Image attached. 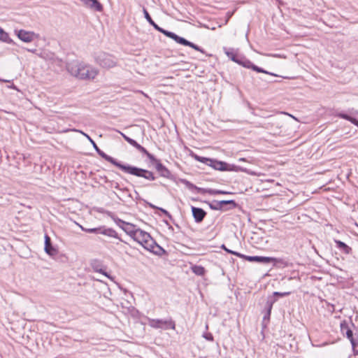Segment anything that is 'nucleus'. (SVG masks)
Returning <instances> with one entry per match:
<instances>
[{
	"mask_svg": "<svg viewBox=\"0 0 358 358\" xmlns=\"http://www.w3.org/2000/svg\"><path fill=\"white\" fill-rule=\"evenodd\" d=\"M193 157L198 162L207 164L218 171H242L249 173L246 169L227 164L224 162L218 161L213 159H210L204 157H201L197 155H193Z\"/></svg>",
	"mask_w": 358,
	"mask_h": 358,
	"instance_id": "7ed1b4c3",
	"label": "nucleus"
},
{
	"mask_svg": "<svg viewBox=\"0 0 358 358\" xmlns=\"http://www.w3.org/2000/svg\"><path fill=\"white\" fill-rule=\"evenodd\" d=\"M75 131H79L83 136H85L90 141V142L92 144L94 148L97 152V153L103 159H104L107 162L111 163L112 164L115 165V166L118 167L120 169H121L124 173H129V174L137 176V177L143 178L148 180L152 181V180H155V177L152 172H151L147 169H141V168H138L136 166H130V165H126V164H121L120 162H117L113 157L106 155L104 152L101 150L99 148V147L96 145L95 142L90 138V136L89 135H87V134L84 133L82 131H79V130H75Z\"/></svg>",
	"mask_w": 358,
	"mask_h": 358,
	"instance_id": "f257e3e1",
	"label": "nucleus"
},
{
	"mask_svg": "<svg viewBox=\"0 0 358 358\" xmlns=\"http://www.w3.org/2000/svg\"><path fill=\"white\" fill-rule=\"evenodd\" d=\"M191 269L194 274L199 276H203L206 273V269L200 265H194L191 267Z\"/></svg>",
	"mask_w": 358,
	"mask_h": 358,
	"instance_id": "6ab92c4d",
	"label": "nucleus"
},
{
	"mask_svg": "<svg viewBox=\"0 0 358 358\" xmlns=\"http://www.w3.org/2000/svg\"><path fill=\"white\" fill-rule=\"evenodd\" d=\"M238 161H240V162H245V158H240V159H238Z\"/></svg>",
	"mask_w": 358,
	"mask_h": 358,
	"instance_id": "79ce46f5",
	"label": "nucleus"
},
{
	"mask_svg": "<svg viewBox=\"0 0 358 358\" xmlns=\"http://www.w3.org/2000/svg\"><path fill=\"white\" fill-rule=\"evenodd\" d=\"M222 248L224 249L228 253L233 254V255H234L237 257H239L241 258L244 257V255H243V254H241L239 252H235V251H233V250H231L227 248L224 245H222Z\"/></svg>",
	"mask_w": 358,
	"mask_h": 358,
	"instance_id": "bb28decb",
	"label": "nucleus"
},
{
	"mask_svg": "<svg viewBox=\"0 0 358 358\" xmlns=\"http://www.w3.org/2000/svg\"><path fill=\"white\" fill-rule=\"evenodd\" d=\"M337 245L338 246L339 248L343 250V251L345 252V253H349L350 252V250H351L350 247H348L345 243L342 242V241H337Z\"/></svg>",
	"mask_w": 358,
	"mask_h": 358,
	"instance_id": "393cba45",
	"label": "nucleus"
},
{
	"mask_svg": "<svg viewBox=\"0 0 358 358\" xmlns=\"http://www.w3.org/2000/svg\"><path fill=\"white\" fill-rule=\"evenodd\" d=\"M204 338L210 341L213 340V337L212 334H210L205 335Z\"/></svg>",
	"mask_w": 358,
	"mask_h": 358,
	"instance_id": "c9c22d12",
	"label": "nucleus"
},
{
	"mask_svg": "<svg viewBox=\"0 0 358 358\" xmlns=\"http://www.w3.org/2000/svg\"><path fill=\"white\" fill-rule=\"evenodd\" d=\"M95 61L100 66L104 69H110L117 65V59L112 55L101 52L95 56Z\"/></svg>",
	"mask_w": 358,
	"mask_h": 358,
	"instance_id": "39448f33",
	"label": "nucleus"
},
{
	"mask_svg": "<svg viewBox=\"0 0 358 358\" xmlns=\"http://www.w3.org/2000/svg\"><path fill=\"white\" fill-rule=\"evenodd\" d=\"M120 134L122 136V137L124 138V140H125L127 143H129L130 145H131V141H132V142H133V141H136L135 140H134V139H132V138H129V136H126V135H125V134H124L123 133H122V132H120Z\"/></svg>",
	"mask_w": 358,
	"mask_h": 358,
	"instance_id": "2f4dec72",
	"label": "nucleus"
},
{
	"mask_svg": "<svg viewBox=\"0 0 358 358\" xmlns=\"http://www.w3.org/2000/svg\"><path fill=\"white\" fill-rule=\"evenodd\" d=\"M133 239L148 250H153L154 245H156V242L151 236L140 229H138L136 234H134Z\"/></svg>",
	"mask_w": 358,
	"mask_h": 358,
	"instance_id": "20e7f679",
	"label": "nucleus"
},
{
	"mask_svg": "<svg viewBox=\"0 0 358 358\" xmlns=\"http://www.w3.org/2000/svg\"><path fill=\"white\" fill-rule=\"evenodd\" d=\"M174 41L178 43H180V44L185 45V46L191 47L197 51L203 52V50L200 47H199L196 44L187 41V39H185L182 37L178 36V35L176 37V39Z\"/></svg>",
	"mask_w": 358,
	"mask_h": 358,
	"instance_id": "ddd939ff",
	"label": "nucleus"
},
{
	"mask_svg": "<svg viewBox=\"0 0 358 358\" xmlns=\"http://www.w3.org/2000/svg\"><path fill=\"white\" fill-rule=\"evenodd\" d=\"M148 157V158L150 159V162L155 165L157 162H159V159H156L154 155H152V154H150V152L148 153V155H146Z\"/></svg>",
	"mask_w": 358,
	"mask_h": 358,
	"instance_id": "cd10ccee",
	"label": "nucleus"
},
{
	"mask_svg": "<svg viewBox=\"0 0 358 358\" xmlns=\"http://www.w3.org/2000/svg\"><path fill=\"white\" fill-rule=\"evenodd\" d=\"M131 145L134 146V148H136L139 152H141V153H143L145 154V155H148V153H149V152H148V150L143 148V146H141L140 144H138L136 141H131Z\"/></svg>",
	"mask_w": 358,
	"mask_h": 358,
	"instance_id": "4be33fe9",
	"label": "nucleus"
},
{
	"mask_svg": "<svg viewBox=\"0 0 358 358\" xmlns=\"http://www.w3.org/2000/svg\"><path fill=\"white\" fill-rule=\"evenodd\" d=\"M151 251L158 255H162L166 253V251L157 243L156 245H154V249Z\"/></svg>",
	"mask_w": 358,
	"mask_h": 358,
	"instance_id": "b1692460",
	"label": "nucleus"
},
{
	"mask_svg": "<svg viewBox=\"0 0 358 358\" xmlns=\"http://www.w3.org/2000/svg\"><path fill=\"white\" fill-rule=\"evenodd\" d=\"M15 31L18 38L24 43H31L34 40L39 38V34L34 31L24 29L15 30Z\"/></svg>",
	"mask_w": 358,
	"mask_h": 358,
	"instance_id": "6e6552de",
	"label": "nucleus"
},
{
	"mask_svg": "<svg viewBox=\"0 0 358 358\" xmlns=\"http://www.w3.org/2000/svg\"><path fill=\"white\" fill-rule=\"evenodd\" d=\"M94 270H95L96 271H97V272H99V273H102V274L105 275H106V276H107V277H109V276L108 275V274H107L106 272H104V271H103V269H101V268H99H99H97L96 267H94Z\"/></svg>",
	"mask_w": 358,
	"mask_h": 358,
	"instance_id": "f704fd0d",
	"label": "nucleus"
},
{
	"mask_svg": "<svg viewBox=\"0 0 358 358\" xmlns=\"http://www.w3.org/2000/svg\"><path fill=\"white\" fill-rule=\"evenodd\" d=\"M349 121H350L351 123H352L353 124H355V123L357 122V120H356L355 118L352 117L350 116V118Z\"/></svg>",
	"mask_w": 358,
	"mask_h": 358,
	"instance_id": "4c0bfd02",
	"label": "nucleus"
},
{
	"mask_svg": "<svg viewBox=\"0 0 358 358\" xmlns=\"http://www.w3.org/2000/svg\"><path fill=\"white\" fill-rule=\"evenodd\" d=\"M148 324L155 329H175L176 324L174 321L171 319L169 320H159V319H148Z\"/></svg>",
	"mask_w": 358,
	"mask_h": 358,
	"instance_id": "0eeeda50",
	"label": "nucleus"
},
{
	"mask_svg": "<svg viewBox=\"0 0 358 358\" xmlns=\"http://www.w3.org/2000/svg\"><path fill=\"white\" fill-rule=\"evenodd\" d=\"M155 167L162 177L166 178H169L171 177V173L170 171L164 166L160 161L155 165Z\"/></svg>",
	"mask_w": 358,
	"mask_h": 358,
	"instance_id": "2eb2a0df",
	"label": "nucleus"
},
{
	"mask_svg": "<svg viewBox=\"0 0 358 358\" xmlns=\"http://www.w3.org/2000/svg\"><path fill=\"white\" fill-rule=\"evenodd\" d=\"M346 336L348 338L350 339L351 342H352V331L350 329H348L346 331Z\"/></svg>",
	"mask_w": 358,
	"mask_h": 358,
	"instance_id": "72a5a7b5",
	"label": "nucleus"
},
{
	"mask_svg": "<svg viewBox=\"0 0 358 358\" xmlns=\"http://www.w3.org/2000/svg\"><path fill=\"white\" fill-rule=\"evenodd\" d=\"M230 204L231 208H235L236 206V202L234 200H222V201H213L209 203V206L212 210H224V206Z\"/></svg>",
	"mask_w": 358,
	"mask_h": 358,
	"instance_id": "1a4fd4ad",
	"label": "nucleus"
},
{
	"mask_svg": "<svg viewBox=\"0 0 358 358\" xmlns=\"http://www.w3.org/2000/svg\"><path fill=\"white\" fill-rule=\"evenodd\" d=\"M185 183H186V185H187V186H191V187H192V186H193V185H192V184H191V183H190L189 182H188V181H186V182H185Z\"/></svg>",
	"mask_w": 358,
	"mask_h": 358,
	"instance_id": "a19ab883",
	"label": "nucleus"
},
{
	"mask_svg": "<svg viewBox=\"0 0 358 358\" xmlns=\"http://www.w3.org/2000/svg\"><path fill=\"white\" fill-rule=\"evenodd\" d=\"M100 234L109 237L117 238V232L110 228L106 229L104 227H101Z\"/></svg>",
	"mask_w": 358,
	"mask_h": 358,
	"instance_id": "a211bd4d",
	"label": "nucleus"
},
{
	"mask_svg": "<svg viewBox=\"0 0 358 358\" xmlns=\"http://www.w3.org/2000/svg\"><path fill=\"white\" fill-rule=\"evenodd\" d=\"M231 59L242 65L243 67H245V68H248V69H252L253 71L257 72V73H265V74H268V75H271V76H275V77H278L279 76L277 75V74H275V73H271V72H268L264 69H263L262 68H260L256 65H255L254 64H252L250 60L248 59H238L237 58V57L236 56H233L231 57Z\"/></svg>",
	"mask_w": 358,
	"mask_h": 358,
	"instance_id": "423d86ee",
	"label": "nucleus"
},
{
	"mask_svg": "<svg viewBox=\"0 0 358 358\" xmlns=\"http://www.w3.org/2000/svg\"><path fill=\"white\" fill-rule=\"evenodd\" d=\"M192 212L194 220L197 223L202 222L206 215V213L204 210L194 206L192 207Z\"/></svg>",
	"mask_w": 358,
	"mask_h": 358,
	"instance_id": "f8f14e48",
	"label": "nucleus"
},
{
	"mask_svg": "<svg viewBox=\"0 0 358 358\" xmlns=\"http://www.w3.org/2000/svg\"><path fill=\"white\" fill-rule=\"evenodd\" d=\"M150 24L152 25L156 30L164 34L166 36L173 40L176 39L177 34H176L175 33L164 29L163 28L159 27L154 21L152 22V23H150Z\"/></svg>",
	"mask_w": 358,
	"mask_h": 358,
	"instance_id": "dca6fc26",
	"label": "nucleus"
},
{
	"mask_svg": "<svg viewBox=\"0 0 358 358\" xmlns=\"http://www.w3.org/2000/svg\"><path fill=\"white\" fill-rule=\"evenodd\" d=\"M137 230H138V229L136 228V226L134 224L129 223V222L124 226V231L127 234L129 235L132 238L134 237V234H136Z\"/></svg>",
	"mask_w": 358,
	"mask_h": 358,
	"instance_id": "f3484780",
	"label": "nucleus"
},
{
	"mask_svg": "<svg viewBox=\"0 0 358 358\" xmlns=\"http://www.w3.org/2000/svg\"><path fill=\"white\" fill-rule=\"evenodd\" d=\"M0 40L3 42L8 43H12V39H10V38L9 37L8 34L5 32L3 31V29H2L1 27H0Z\"/></svg>",
	"mask_w": 358,
	"mask_h": 358,
	"instance_id": "aec40b11",
	"label": "nucleus"
},
{
	"mask_svg": "<svg viewBox=\"0 0 358 358\" xmlns=\"http://www.w3.org/2000/svg\"><path fill=\"white\" fill-rule=\"evenodd\" d=\"M230 16L231 15H229L228 17H230ZM227 19H229V18H227ZM228 22V20H226V22Z\"/></svg>",
	"mask_w": 358,
	"mask_h": 358,
	"instance_id": "c03bdc74",
	"label": "nucleus"
},
{
	"mask_svg": "<svg viewBox=\"0 0 358 358\" xmlns=\"http://www.w3.org/2000/svg\"><path fill=\"white\" fill-rule=\"evenodd\" d=\"M349 121H350L351 123H352L353 124H355V123L357 122V120H356L355 118L352 117L350 116V118Z\"/></svg>",
	"mask_w": 358,
	"mask_h": 358,
	"instance_id": "e433bc0d",
	"label": "nucleus"
},
{
	"mask_svg": "<svg viewBox=\"0 0 358 358\" xmlns=\"http://www.w3.org/2000/svg\"><path fill=\"white\" fill-rule=\"evenodd\" d=\"M276 300L277 299H273V300H268V301L266 303V307L268 309V312H267V314L264 317V320L269 319L273 304L275 302Z\"/></svg>",
	"mask_w": 358,
	"mask_h": 358,
	"instance_id": "412c9836",
	"label": "nucleus"
},
{
	"mask_svg": "<svg viewBox=\"0 0 358 358\" xmlns=\"http://www.w3.org/2000/svg\"><path fill=\"white\" fill-rule=\"evenodd\" d=\"M338 117L343 118V119H345V120H347L349 121L350 118V116L347 115V114H345V113H339L338 115Z\"/></svg>",
	"mask_w": 358,
	"mask_h": 358,
	"instance_id": "473e14b6",
	"label": "nucleus"
},
{
	"mask_svg": "<svg viewBox=\"0 0 358 358\" xmlns=\"http://www.w3.org/2000/svg\"><path fill=\"white\" fill-rule=\"evenodd\" d=\"M242 258L250 262H258L263 264H268L275 261V258L262 256H247L244 255Z\"/></svg>",
	"mask_w": 358,
	"mask_h": 358,
	"instance_id": "9d476101",
	"label": "nucleus"
},
{
	"mask_svg": "<svg viewBox=\"0 0 358 358\" xmlns=\"http://www.w3.org/2000/svg\"><path fill=\"white\" fill-rule=\"evenodd\" d=\"M207 192L209 193L211 195L229 194V192H225V191H223V190H219V189H208Z\"/></svg>",
	"mask_w": 358,
	"mask_h": 358,
	"instance_id": "a878e982",
	"label": "nucleus"
},
{
	"mask_svg": "<svg viewBox=\"0 0 358 358\" xmlns=\"http://www.w3.org/2000/svg\"><path fill=\"white\" fill-rule=\"evenodd\" d=\"M44 250L50 256H55L57 253V250L52 245L51 239L48 235L45 236Z\"/></svg>",
	"mask_w": 358,
	"mask_h": 358,
	"instance_id": "4468645a",
	"label": "nucleus"
},
{
	"mask_svg": "<svg viewBox=\"0 0 358 358\" xmlns=\"http://www.w3.org/2000/svg\"><path fill=\"white\" fill-rule=\"evenodd\" d=\"M143 14H144V16H145V18L147 20V21L149 22V24L152 23V22H153L152 19L151 18L150 14L148 13V10L143 8Z\"/></svg>",
	"mask_w": 358,
	"mask_h": 358,
	"instance_id": "c85d7f7f",
	"label": "nucleus"
},
{
	"mask_svg": "<svg viewBox=\"0 0 358 358\" xmlns=\"http://www.w3.org/2000/svg\"><path fill=\"white\" fill-rule=\"evenodd\" d=\"M160 210H162L164 214L169 215V213H168V211H167V210H164V209H162V208H161Z\"/></svg>",
	"mask_w": 358,
	"mask_h": 358,
	"instance_id": "ea45409f",
	"label": "nucleus"
},
{
	"mask_svg": "<svg viewBox=\"0 0 358 358\" xmlns=\"http://www.w3.org/2000/svg\"><path fill=\"white\" fill-rule=\"evenodd\" d=\"M83 6L95 11L103 10V6L98 0H79Z\"/></svg>",
	"mask_w": 358,
	"mask_h": 358,
	"instance_id": "9b49d317",
	"label": "nucleus"
},
{
	"mask_svg": "<svg viewBox=\"0 0 358 358\" xmlns=\"http://www.w3.org/2000/svg\"><path fill=\"white\" fill-rule=\"evenodd\" d=\"M117 224L124 231V226L128 223V222H126L123 220H118L117 222H116Z\"/></svg>",
	"mask_w": 358,
	"mask_h": 358,
	"instance_id": "c756f323",
	"label": "nucleus"
},
{
	"mask_svg": "<svg viewBox=\"0 0 358 358\" xmlns=\"http://www.w3.org/2000/svg\"><path fill=\"white\" fill-rule=\"evenodd\" d=\"M29 52H31L32 53H34L36 52V49H28L27 50Z\"/></svg>",
	"mask_w": 358,
	"mask_h": 358,
	"instance_id": "58836bf2",
	"label": "nucleus"
},
{
	"mask_svg": "<svg viewBox=\"0 0 358 358\" xmlns=\"http://www.w3.org/2000/svg\"><path fill=\"white\" fill-rule=\"evenodd\" d=\"M80 229L87 233L100 234L101 227L98 228H85L82 225H79Z\"/></svg>",
	"mask_w": 358,
	"mask_h": 358,
	"instance_id": "5701e85b",
	"label": "nucleus"
},
{
	"mask_svg": "<svg viewBox=\"0 0 358 358\" xmlns=\"http://www.w3.org/2000/svg\"><path fill=\"white\" fill-rule=\"evenodd\" d=\"M355 125H356L357 127H358V120H357V122L355 123Z\"/></svg>",
	"mask_w": 358,
	"mask_h": 358,
	"instance_id": "37998d69",
	"label": "nucleus"
},
{
	"mask_svg": "<svg viewBox=\"0 0 358 358\" xmlns=\"http://www.w3.org/2000/svg\"><path fill=\"white\" fill-rule=\"evenodd\" d=\"M66 68L71 75L82 80H93L99 73L96 68L77 62L68 64Z\"/></svg>",
	"mask_w": 358,
	"mask_h": 358,
	"instance_id": "f03ea898",
	"label": "nucleus"
},
{
	"mask_svg": "<svg viewBox=\"0 0 358 358\" xmlns=\"http://www.w3.org/2000/svg\"><path fill=\"white\" fill-rule=\"evenodd\" d=\"M289 294V292H273V296H281V297L287 296Z\"/></svg>",
	"mask_w": 358,
	"mask_h": 358,
	"instance_id": "7c9ffc66",
	"label": "nucleus"
}]
</instances>
